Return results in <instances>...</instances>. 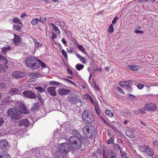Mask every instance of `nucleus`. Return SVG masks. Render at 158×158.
I'll return each instance as SVG.
<instances>
[{
	"label": "nucleus",
	"mask_w": 158,
	"mask_h": 158,
	"mask_svg": "<svg viewBox=\"0 0 158 158\" xmlns=\"http://www.w3.org/2000/svg\"><path fill=\"white\" fill-rule=\"evenodd\" d=\"M114 30L113 25L112 24H111L109 25L108 31L109 33H110L113 32Z\"/></svg>",
	"instance_id": "nucleus-34"
},
{
	"label": "nucleus",
	"mask_w": 158,
	"mask_h": 158,
	"mask_svg": "<svg viewBox=\"0 0 158 158\" xmlns=\"http://www.w3.org/2000/svg\"><path fill=\"white\" fill-rule=\"evenodd\" d=\"M28 75L31 78L35 79L36 78L39 77V74L37 73H29Z\"/></svg>",
	"instance_id": "nucleus-25"
},
{
	"label": "nucleus",
	"mask_w": 158,
	"mask_h": 158,
	"mask_svg": "<svg viewBox=\"0 0 158 158\" xmlns=\"http://www.w3.org/2000/svg\"><path fill=\"white\" fill-rule=\"evenodd\" d=\"M95 127L93 125L85 126L82 129V132L86 137L92 138L94 137L95 132Z\"/></svg>",
	"instance_id": "nucleus-1"
},
{
	"label": "nucleus",
	"mask_w": 158,
	"mask_h": 158,
	"mask_svg": "<svg viewBox=\"0 0 158 158\" xmlns=\"http://www.w3.org/2000/svg\"><path fill=\"white\" fill-rule=\"evenodd\" d=\"M76 56L80 60L83 64H85V59L82 57L80 54H77Z\"/></svg>",
	"instance_id": "nucleus-29"
},
{
	"label": "nucleus",
	"mask_w": 158,
	"mask_h": 158,
	"mask_svg": "<svg viewBox=\"0 0 158 158\" xmlns=\"http://www.w3.org/2000/svg\"><path fill=\"white\" fill-rule=\"evenodd\" d=\"M135 32L136 34L140 33L142 34L143 33V31H139L138 30H137L135 31Z\"/></svg>",
	"instance_id": "nucleus-58"
},
{
	"label": "nucleus",
	"mask_w": 158,
	"mask_h": 158,
	"mask_svg": "<svg viewBox=\"0 0 158 158\" xmlns=\"http://www.w3.org/2000/svg\"><path fill=\"white\" fill-rule=\"evenodd\" d=\"M37 98L39 101L41 103H43L44 102V99L42 97H41L40 95H39L37 96Z\"/></svg>",
	"instance_id": "nucleus-45"
},
{
	"label": "nucleus",
	"mask_w": 158,
	"mask_h": 158,
	"mask_svg": "<svg viewBox=\"0 0 158 158\" xmlns=\"http://www.w3.org/2000/svg\"><path fill=\"white\" fill-rule=\"evenodd\" d=\"M39 19L38 18H35L32 20V21L31 22V23L32 25H36L38 22Z\"/></svg>",
	"instance_id": "nucleus-40"
},
{
	"label": "nucleus",
	"mask_w": 158,
	"mask_h": 158,
	"mask_svg": "<svg viewBox=\"0 0 158 158\" xmlns=\"http://www.w3.org/2000/svg\"><path fill=\"white\" fill-rule=\"evenodd\" d=\"M10 103V101L8 100H5L2 101V103L1 104L2 106L7 105Z\"/></svg>",
	"instance_id": "nucleus-36"
},
{
	"label": "nucleus",
	"mask_w": 158,
	"mask_h": 158,
	"mask_svg": "<svg viewBox=\"0 0 158 158\" xmlns=\"http://www.w3.org/2000/svg\"><path fill=\"white\" fill-rule=\"evenodd\" d=\"M82 117L83 122L87 124L91 123L95 120L94 116L89 110H85L82 114Z\"/></svg>",
	"instance_id": "nucleus-2"
},
{
	"label": "nucleus",
	"mask_w": 158,
	"mask_h": 158,
	"mask_svg": "<svg viewBox=\"0 0 158 158\" xmlns=\"http://www.w3.org/2000/svg\"><path fill=\"white\" fill-rule=\"evenodd\" d=\"M72 134L73 136L69 137V138H76V139H77L79 140L82 139L83 136L82 135H81L77 130L75 129H73L72 131Z\"/></svg>",
	"instance_id": "nucleus-7"
},
{
	"label": "nucleus",
	"mask_w": 158,
	"mask_h": 158,
	"mask_svg": "<svg viewBox=\"0 0 158 158\" xmlns=\"http://www.w3.org/2000/svg\"><path fill=\"white\" fill-rule=\"evenodd\" d=\"M105 113L106 115L110 117H112L113 116V114L112 112L108 110H106Z\"/></svg>",
	"instance_id": "nucleus-33"
},
{
	"label": "nucleus",
	"mask_w": 158,
	"mask_h": 158,
	"mask_svg": "<svg viewBox=\"0 0 158 158\" xmlns=\"http://www.w3.org/2000/svg\"><path fill=\"white\" fill-rule=\"evenodd\" d=\"M114 149L115 150H117V151H118L119 150H120V152L121 151V148H120L119 145L118 144H114Z\"/></svg>",
	"instance_id": "nucleus-39"
},
{
	"label": "nucleus",
	"mask_w": 158,
	"mask_h": 158,
	"mask_svg": "<svg viewBox=\"0 0 158 158\" xmlns=\"http://www.w3.org/2000/svg\"><path fill=\"white\" fill-rule=\"evenodd\" d=\"M26 75V73L20 71H16L12 74V76L15 78H18L23 77Z\"/></svg>",
	"instance_id": "nucleus-10"
},
{
	"label": "nucleus",
	"mask_w": 158,
	"mask_h": 158,
	"mask_svg": "<svg viewBox=\"0 0 158 158\" xmlns=\"http://www.w3.org/2000/svg\"><path fill=\"white\" fill-rule=\"evenodd\" d=\"M14 38L13 39V43L15 45H20L21 43L20 37L15 34H14Z\"/></svg>",
	"instance_id": "nucleus-14"
},
{
	"label": "nucleus",
	"mask_w": 158,
	"mask_h": 158,
	"mask_svg": "<svg viewBox=\"0 0 158 158\" xmlns=\"http://www.w3.org/2000/svg\"><path fill=\"white\" fill-rule=\"evenodd\" d=\"M39 60H37V61H36L35 62L31 65V66H29L28 67L32 70L38 69L39 68Z\"/></svg>",
	"instance_id": "nucleus-19"
},
{
	"label": "nucleus",
	"mask_w": 158,
	"mask_h": 158,
	"mask_svg": "<svg viewBox=\"0 0 158 158\" xmlns=\"http://www.w3.org/2000/svg\"><path fill=\"white\" fill-rule=\"evenodd\" d=\"M39 67L40 65H41V66L43 68H44L46 67V64L43 62L40 61V60H39Z\"/></svg>",
	"instance_id": "nucleus-49"
},
{
	"label": "nucleus",
	"mask_w": 158,
	"mask_h": 158,
	"mask_svg": "<svg viewBox=\"0 0 158 158\" xmlns=\"http://www.w3.org/2000/svg\"><path fill=\"white\" fill-rule=\"evenodd\" d=\"M94 88L96 89L97 90H99L100 89V88L97 85L95 81H94Z\"/></svg>",
	"instance_id": "nucleus-52"
},
{
	"label": "nucleus",
	"mask_w": 158,
	"mask_h": 158,
	"mask_svg": "<svg viewBox=\"0 0 158 158\" xmlns=\"http://www.w3.org/2000/svg\"><path fill=\"white\" fill-rule=\"evenodd\" d=\"M19 90L16 88L11 89H10L9 93L11 95H14V94H18L19 93Z\"/></svg>",
	"instance_id": "nucleus-24"
},
{
	"label": "nucleus",
	"mask_w": 158,
	"mask_h": 158,
	"mask_svg": "<svg viewBox=\"0 0 158 158\" xmlns=\"http://www.w3.org/2000/svg\"><path fill=\"white\" fill-rule=\"evenodd\" d=\"M127 67L133 71H137L139 69L138 67L136 65H128Z\"/></svg>",
	"instance_id": "nucleus-27"
},
{
	"label": "nucleus",
	"mask_w": 158,
	"mask_h": 158,
	"mask_svg": "<svg viewBox=\"0 0 158 158\" xmlns=\"http://www.w3.org/2000/svg\"><path fill=\"white\" fill-rule=\"evenodd\" d=\"M145 109L150 111L155 110L156 109V107L155 104L152 103H148L145 105Z\"/></svg>",
	"instance_id": "nucleus-11"
},
{
	"label": "nucleus",
	"mask_w": 158,
	"mask_h": 158,
	"mask_svg": "<svg viewBox=\"0 0 158 158\" xmlns=\"http://www.w3.org/2000/svg\"><path fill=\"white\" fill-rule=\"evenodd\" d=\"M77 96H76L74 97H69L67 98V101L70 102L71 103L74 105L76 104V102H80L81 100L80 99L77 98Z\"/></svg>",
	"instance_id": "nucleus-12"
},
{
	"label": "nucleus",
	"mask_w": 158,
	"mask_h": 158,
	"mask_svg": "<svg viewBox=\"0 0 158 158\" xmlns=\"http://www.w3.org/2000/svg\"><path fill=\"white\" fill-rule=\"evenodd\" d=\"M125 113L127 115L129 116V117H131V112L129 111H128V110L126 111L125 112Z\"/></svg>",
	"instance_id": "nucleus-57"
},
{
	"label": "nucleus",
	"mask_w": 158,
	"mask_h": 158,
	"mask_svg": "<svg viewBox=\"0 0 158 158\" xmlns=\"http://www.w3.org/2000/svg\"><path fill=\"white\" fill-rule=\"evenodd\" d=\"M61 52L62 55L65 58L68 59L67 54L65 51L64 50L62 49L61 50Z\"/></svg>",
	"instance_id": "nucleus-42"
},
{
	"label": "nucleus",
	"mask_w": 158,
	"mask_h": 158,
	"mask_svg": "<svg viewBox=\"0 0 158 158\" xmlns=\"http://www.w3.org/2000/svg\"><path fill=\"white\" fill-rule=\"evenodd\" d=\"M16 110L19 113L20 116L21 114L27 113V109L25 105L21 102H18L15 106Z\"/></svg>",
	"instance_id": "nucleus-4"
},
{
	"label": "nucleus",
	"mask_w": 158,
	"mask_h": 158,
	"mask_svg": "<svg viewBox=\"0 0 158 158\" xmlns=\"http://www.w3.org/2000/svg\"><path fill=\"white\" fill-rule=\"evenodd\" d=\"M134 130L133 128L129 129L126 131V135L130 138H133L135 137V135L133 132Z\"/></svg>",
	"instance_id": "nucleus-18"
},
{
	"label": "nucleus",
	"mask_w": 158,
	"mask_h": 158,
	"mask_svg": "<svg viewBox=\"0 0 158 158\" xmlns=\"http://www.w3.org/2000/svg\"><path fill=\"white\" fill-rule=\"evenodd\" d=\"M61 79H64V80H65V81L70 83L71 84H72V85L77 86L76 84L74 83L73 82H72L70 80H69V79H68L67 78H62Z\"/></svg>",
	"instance_id": "nucleus-38"
},
{
	"label": "nucleus",
	"mask_w": 158,
	"mask_h": 158,
	"mask_svg": "<svg viewBox=\"0 0 158 158\" xmlns=\"http://www.w3.org/2000/svg\"><path fill=\"white\" fill-rule=\"evenodd\" d=\"M35 89L37 90H38L40 93H42L43 92H44V89L40 86L35 87Z\"/></svg>",
	"instance_id": "nucleus-41"
},
{
	"label": "nucleus",
	"mask_w": 158,
	"mask_h": 158,
	"mask_svg": "<svg viewBox=\"0 0 158 158\" xmlns=\"http://www.w3.org/2000/svg\"><path fill=\"white\" fill-rule=\"evenodd\" d=\"M120 153L122 158H124L125 157L127 156V153L125 152L122 151V149H121Z\"/></svg>",
	"instance_id": "nucleus-44"
},
{
	"label": "nucleus",
	"mask_w": 158,
	"mask_h": 158,
	"mask_svg": "<svg viewBox=\"0 0 158 158\" xmlns=\"http://www.w3.org/2000/svg\"><path fill=\"white\" fill-rule=\"evenodd\" d=\"M95 109L96 113L98 115H99L100 114V112H99V110L98 109V106H95Z\"/></svg>",
	"instance_id": "nucleus-50"
},
{
	"label": "nucleus",
	"mask_w": 158,
	"mask_h": 158,
	"mask_svg": "<svg viewBox=\"0 0 158 158\" xmlns=\"http://www.w3.org/2000/svg\"><path fill=\"white\" fill-rule=\"evenodd\" d=\"M117 89L120 93L122 94H124V91L120 88L117 87Z\"/></svg>",
	"instance_id": "nucleus-56"
},
{
	"label": "nucleus",
	"mask_w": 158,
	"mask_h": 158,
	"mask_svg": "<svg viewBox=\"0 0 158 158\" xmlns=\"http://www.w3.org/2000/svg\"><path fill=\"white\" fill-rule=\"evenodd\" d=\"M67 51L69 53H72L73 52V50L71 48H67Z\"/></svg>",
	"instance_id": "nucleus-59"
},
{
	"label": "nucleus",
	"mask_w": 158,
	"mask_h": 158,
	"mask_svg": "<svg viewBox=\"0 0 158 158\" xmlns=\"http://www.w3.org/2000/svg\"><path fill=\"white\" fill-rule=\"evenodd\" d=\"M38 60L35 57L33 56H29L27 58V59L25 64L28 67L29 66H31L32 64L35 62L36 61Z\"/></svg>",
	"instance_id": "nucleus-9"
},
{
	"label": "nucleus",
	"mask_w": 158,
	"mask_h": 158,
	"mask_svg": "<svg viewBox=\"0 0 158 158\" xmlns=\"http://www.w3.org/2000/svg\"><path fill=\"white\" fill-rule=\"evenodd\" d=\"M22 28V26H21L19 24L14 25V29L15 30L19 31L21 30Z\"/></svg>",
	"instance_id": "nucleus-32"
},
{
	"label": "nucleus",
	"mask_w": 158,
	"mask_h": 158,
	"mask_svg": "<svg viewBox=\"0 0 158 158\" xmlns=\"http://www.w3.org/2000/svg\"><path fill=\"white\" fill-rule=\"evenodd\" d=\"M71 91L70 89L63 88L57 90L58 94L61 96L67 95Z\"/></svg>",
	"instance_id": "nucleus-13"
},
{
	"label": "nucleus",
	"mask_w": 158,
	"mask_h": 158,
	"mask_svg": "<svg viewBox=\"0 0 158 158\" xmlns=\"http://www.w3.org/2000/svg\"><path fill=\"white\" fill-rule=\"evenodd\" d=\"M110 152L109 151V154L110 155H116V153H115L114 152V151L113 150H110Z\"/></svg>",
	"instance_id": "nucleus-61"
},
{
	"label": "nucleus",
	"mask_w": 158,
	"mask_h": 158,
	"mask_svg": "<svg viewBox=\"0 0 158 158\" xmlns=\"http://www.w3.org/2000/svg\"><path fill=\"white\" fill-rule=\"evenodd\" d=\"M50 84L52 85H60L59 83L54 81H50Z\"/></svg>",
	"instance_id": "nucleus-47"
},
{
	"label": "nucleus",
	"mask_w": 158,
	"mask_h": 158,
	"mask_svg": "<svg viewBox=\"0 0 158 158\" xmlns=\"http://www.w3.org/2000/svg\"><path fill=\"white\" fill-rule=\"evenodd\" d=\"M74 138H69L68 141L72 148L76 150L81 148L82 143L81 140H79Z\"/></svg>",
	"instance_id": "nucleus-3"
},
{
	"label": "nucleus",
	"mask_w": 158,
	"mask_h": 158,
	"mask_svg": "<svg viewBox=\"0 0 158 158\" xmlns=\"http://www.w3.org/2000/svg\"><path fill=\"white\" fill-rule=\"evenodd\" d=\"M67 73L73 76V73L72 71V70L70 69L69 68H68L67 70Z\"/></svg>",
	"instance_id": "nucleus-55"
},
{
	"label": "nucleus",
	"mask_w": 158,
	"mask_h": 158,
	"mask_svg": "<svg viewBox=\"0 0 158 158\" xmlns=\"http://www.w3.org/2000/svg\"><path fill=\"white\" fill-rule=\"evenodd\" d=\"M19 20V19L17 18H15L14 19H13V20H12L13 21L14 23H17L18 22Z\"/></svg>",
	"instance_id": "nucleus-64"
},
{
	"label": "nucleus",
	"mask_w": 158,
	"mask_h": 158,
	"mask_svg": "<svg viewBox=\"0 0 158 158\" xmlns=\"http://www.w3.org/2000/svg\"><path fill=\"white\" fill-rule=\"evenodd\" d=\"M64 154V153L61 152L58 149V151L54 153V156L55 158H68Z\"/></svg>",
	"instance_id": "nucleus-15"
},
{
	"label": "nucleus",
	"mask_w": 158,
	"mask_h": 158,
	"mask_svg": "<svg viewBox=\"0 0 158 158\" xmlns=\"http://www.w3.org/2000/svg\"><path fill=\"white\" fill-rule=\"evenodd\" d=\"M29 122L27 119H25L21 120L19 125V127L24 126L25 127H29Z\"/></svg>",
	"instance_id": "nucleus-17"
},
{
	"label": "nucleus",
	"mask_w": 158,
	"mask_h": 158,
	"mask_svg": "<svg viewBox=\"0 0 158 158\" xmlns=\"http://www.w3.org/2000/svg\"><path fill=\"white\" fill-rule=\"evenodd\" d=\"M58 147L59 150L65 154H67L71 149L69 144L66 143H61L58 145Z\"/></svg>",
	"instance_id": "nucleus-5"
},
{
	"label": "nucleus",
	"mask_w": 158,
	"mask_h": 158,
	"mask_svg": "<svg viewBox=\"0 0 158 158\" xmlns=\"http://www.w3.org/2000/svg\"><path fill=\"white\" fill-rule=\"evenodd\" d=\"M11 50V48L10 47H4L2 48V53H3L4 54H5L8 51Z\"/></svg>",
	"instance_id": "nucleus-28"
},
{
	"label": "nucleus",
	"mask_w": 158,
	"mask_h": 158,
	"mask_svg": "<svg viewBox=\"0 0 158 158\" xmlns=\"http://www.w3.org/2000/svg\"><path fill=\"white\" fill-rule=\"evenodd\" d=\"M0 59L3 60L5 64H7L8 63L7 60L5 56L1 55L0 54Z\"/></svg>",
	"instance_id": "nucleus-35"
},
{
	"label": "nucleus",
	"mask_w": 158,
	"mask_h": 158,
	"mask_svg": "<svg viewBox=\"0 0 158 158\" xmlns=\"http://www.w3.org/2000/svg\"><path fill=\"white\" fill-rule=\"evenodd\" d=\"M124 82H125L124 84L125 85V87L127 86H129V84H131L132 83V81L131 80H129L128 81H124Z\"/></svg>",
	"instance_id": "nucleus-48"
},
{
	"label": "nucleus",
	"mask_w": 158,
	"mask_h": 158,
	"mask_svg": "<svg viewBox=\"0 0 158 158\" xmlns=\"http://www.w3.org/2000/svg\"><path fill=\"white\" fill-rule=\"evenodd\" d=\"M77 47L85 55H87L88 54V53L85 51V48L82 45L80 44H77Z\"/></svg>",
	"instance_id": "nucleus-26"
},
{
	"label": "nucleus",
	"mask_w": 158,
	"mask_h": 158,
	"mask_svg": "<svg viewBox=\"0 0 158 158\" xmlns=\"http://www.w3.org/2000/svg\"><path fill=\"white\" fill-rule=\"evenodd\" d=\"M40 106V105L38 102L34 103L31 107V110L32 111L35 112L38 110Z\"/></svg>",
	"instance_id": "nucleus-20"
},
{
	"label": "nucleus",
	"mask_w": 158,
	"mask_h": 158,
	"mask_svg": "<svg viewBox=\"0 0 158 158\" xmlns=\"http://www.w3.org/2000/svg\"><path fill=\"white\" fill-rule=\"evenodd\" d=\"M147 148H148V146L145 145L141 146L139 148V150L142 152H146Z\"/></svg>",
	"instance_id": "nucleus-30"
},
{
	"label": "nucleus",
	"mask_w": 158,
	"mask_h": 158,
	"mask_svg": "<svg viewBox=\"0 0 158 158\" xmlns=\"http://www.w3.org/2000/svg\"><path fill=\"white\" fill-rule=\"evenodd\" d=\"M137 88L139 89H142L144 87V85L143 84H139L137 85Z\"/></svg>",
	"instance_id": "nucleus-54"
},
{
	"label": "nucleus",
	"mask_w": 158,
	"mask_h": 158,
	"mask_svg": "<svg viewBox=\"0 0 158 158\" xmlns=\"http://www.w3.org/2000/svg\"><path fill=\"white\" fill-rule=\"evenodd\" d=\"M100 119L101 121H102L103 123H105L106 122V121L101 116L100 117Z\"/></svg>",
	"instance_id": "nucleus-60"
},
{
	"label": "nucleus",
	"mask_w": 158,
	"mask_h": 158,
	"mask_svg": "<svg viewBox=\"0 0 158 158\" xmlns=\"http://www.w3.org/2000/svg\"><path fill=\"white\" fill-rule=\"evenodd\" d=\"M25 97L31 99H35L36 97L35 94L31 91L25 90L23 92Z\"/></svg>",
	"instance_id": "nucleus-8"
},
{
	"label": "nucleus",
	"mask_w": 158,
	"mask_h": 158,
	"mask_svg": "<svg viewBox=\"0 0 158 158\" xmlns=\"http://www.w3.org/2000/svg\"><path fill=\"white\" fill-rule=\"evenodd\" d=\"M84 67V65L80 64H77L75 66L76 68L78 71H79L83 69Z\"/></svg>",
	"instance_id": "nucleus-31"
},
{
	"label": "nucleus",
	"mask_w": 158,
	"mask_h": 158,
	"mask_svg": "<svg viewBox=\"0 0 158 158\" xmlns=\"http://www.w3.org/2000/svg\"><path fill=\"white\" fill-rule=\"evenodd\" d=\"M126 87V90L127 92H132V89L130 86H127Z\"/></svg>",
	"instance_id": "nucleus-46"
},
{
	"label": "nucleus",
	"mask_w": 158,
	"mask_h": 158,
	"mask_svg": "<svg viewBox=\"0 0 158 158\" xmlns=\"http://www.w3.org/2000/svg\"><path fill=\"white\" fill-rule=\"evenodd\" d=\"M119 19V17H115L114 19H113L112 21V23L113 24H115L117 22V21Z\"/></svg>",
	"instance_id": "nucleus-53"
},
{
	"label": "nucleus",
	"mask_w": 158,
	"mask_h": 158,
	"mask_svg": "<svg viewBox=\"0 0 158 158\" xmlns=\"http://www.w3.org/2000/svg\"><path fill=\"white\" fill-rule=\"evenodd\" d=\"M145 152L147 155L151 156H152L154 154V152L153 149L148 146Z\"/></svg>",
	"instance_id": "nucleus-23"
},
{
	"label": "nucleus",
	"mask_w": 158,
	"mask_h": 158,
	"mask_svg": "<svg viewBox=\"0 0 158 158\" xmlns=\"http://www.w3.org/2000/svg\"><path fill=\"white\" fill-rule=\"evenodd\" d=\"M0 158H10L9 156L4 150H3L1 151L0 152Z\"/></svg>",
	"instance_id": "nucleus-22"
},
{
	"label": "nucleus",
	"mask_w": 158,
	"mask_h": 158,
	"mask_svg": "<svg viewBox=\"0 0 158 158\" xmlns=\"http://www.w3.org/2000/svg\"><path fill=\"white\" fill-rule=\"evenodd\" d=\"M153 143L155 146H158V142L157 140H154L153 142Z\"/></svg>",
	"instance_id": "nucleus-63"
},
{
	"label": "nucleus",
	"mask_w": 158,
	"mask_h": 158,
	"mask_svg": "<svg viewBox=\"0 0 158 158\" xmlns=\"http://www.w3.org/2000/svg\"><path fill=\"white\" fill-rule=\"evenodd\" d=\"M54 30L59 33L60 32V30L56 26H55L54 27Z\"/></svg>",
	"instance_id": "nucleus-62"
},
{
	"label": "nucleus",
	"mask_w": 158,
	"mask_h": 158,
	"mask_svg": "<svg viewBox=\"0 0 158 158\" xmlns=\"http://www.w3.org/2000/svg\"><path fill=\"white\" fill-rule=\"evenodd\" d=\"M7 116L11 117L12 119H18L21 117L19 115V113L16 110V109L10 108L7 111Z\"/></svg>",
	"instance_id": "nucleus-6"
},
{
	"label": "nucleus",
	"mask_w": 158,
	"mask_h": 158,
	"mask_svg": "<svg viewBox=\"0 0 158 158\" xmlns=\"http://www.w3.org/2000/svg\"><path fill=\"white\" fill-rule=\"evenodd\" d=\"M8 143L6 140H0V148L3 149H5L8 147Z\"/></svg>",
	"instance_id": "nucleus-16"
},
{
	"label": "nucleus",
	"mask_w": 158,
	"mask_h": 158,
	"mask_svg": "<svg viewBox=\"0 0 158 158\" xmlns=\"http://www.w3.org/2000/svg\"><path fill=\"white\" fill-rule=\"evenodd\" d=\"M55 87H49L47 88L48 92L52 96L54 97L56 95L55 91Z\"/></svg>",
	"instance_id": "nucleus-21"
},
{
	"label": "nucleus",
	"mask_w": 158,
	"mask_h": 158,
	"mask_svg": "<svg viewBox=\"0 0 158 158\" xmlns=\"http://www.w3.org/2000/svg\"><path fill=\"white\" fill-rule=\"evenodd\" d=\"M129 96L130 99L131 100H132V101H133L134 100H135L136 99V97L132 94H129Z\"/></svg>",
	"instance_id": "nucleus-51"
},
{
	"label": "nucleus",
	"mask_w": 158,
	"mask_h": 158,
	"mask_svg": "<svg viewBox=\"0 0 158 158\" xmlns=\"http://www.w3.org/2000/svg\"><path fill=\"white\" fill-rule=\"evenodd\" d=\"M6 71V69L3 67L2 65L0 64V73H5Z\"/></svg>",
	"instance_id": "nucleus-37"
},
{
	"label": "nucleus",
	"mask_w": 158,
	"mask_h": 158,
	"mask_svg": "<svg viewBox=\"0 0 158 158\" xmlns=\"http://www.w3.org/2000/svg\"><path fill=\"white\" fill-rule=\"evenodd\" d=\"M34 42H35V46L38 48L42 46V45L39 43L38 41L36 39L34 40Z\"/></svg>",
	"instance_id": "nucleus-43"
}]
</instances>
